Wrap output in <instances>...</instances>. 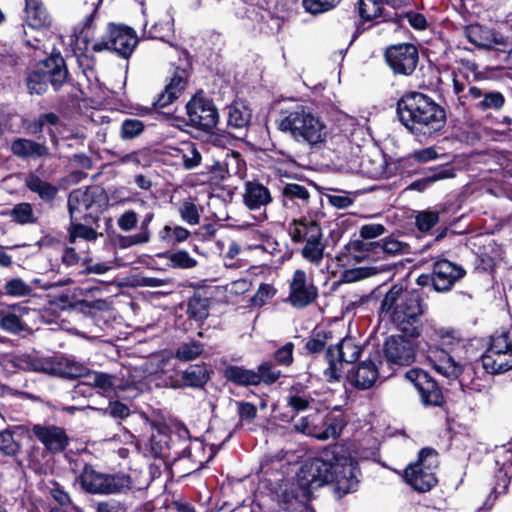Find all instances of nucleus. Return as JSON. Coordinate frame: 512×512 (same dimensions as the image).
<instances>
[{"label": "nucleus", "mask_w": 512, "mask_h": 512, "mask_svg": "<svg viewBox=\"0 0 512 512\" xmlns=\"http://www.w3.org/2000/svg\"><path fill=\"white\" fill-rule=\"evenodd\" d=\"M189 124L200 130L209 132L216 127L219 114L213 101L196 94L186 105Z\"/></svg>", "instance_id": "9b49d317"}, {"label": "nucleus", "mask_w": 512, "mask_h": 512, "mask_svg": "<svg viewBox=\"0 0 512 512\" xmlns=\"http://www.w3.org/2000/svg\"><path fill=\"white\" fill-rule=\"evenodd\" d=\"M385 231L382 224H366L360 228L359 235L363 240H371L383 235Z\"/></svg>", "instance_id": "338daca9"}, {"label": "nucleus", "mask_w": 512, "mask_h": 512, "mask_svg": "<svg viewBox=\"0 0 512 512\" xmlns=\"http://www.w3.org/2000/svg\"><path fill=\"white\" fill-rule=\"evenodd\" d=\"M504 104V96L500 92H490L485 94L482 101L478 103V107L482 110L500 109Z\"/></svg>", "instance_id": "680f3d73"}, {"label": "nucleus", "mask_w": 512, "mask_h": 512, "mask_svg": "<svg viewBox=\"0 0 512 512\" xmlns=\"http://www.w3.org/2000/svg\"><path fill=\"white\" fill-rule=\"evenodd\" d=\"M148 451L155 458L164 457L168 451V435L161 430L153 433L149 439Z\"/></svg>", "instance_id": "37998d69"}, {"label": "nucleus", "mask_w": 512, "mask_h": 512, "mask_svg": "<svg viewBox=\"0 0 512 512\" xmlns=\"http://www.w3.org/2000/svg\"><path fill=\"white\" fill-rule=\"evenodd\" d=\"M18 361L22 369L63 378L84 377L88 373V368L82 363L61 356L40 358L26 354Z\"/></svg>", "instance_id": "20e7f679"}, {"label": "nucleus", "mask_w": 512, "mask_h": 512, "mask_svg": "<svg viewBox=\"0 0 512 512\" xmlns=\"http://www.w3.org/2000/svg\"><path fill=\"white\" fill-rule=\"evenodd\" d=\"M318 295L317 287L309 281L303 270H296L290 282L288 300L296 308H304L311 304Z\"/></svg>", "instance_id": "2eb2a0df"}, {"label": "nucleus", "mask_w": 512, "mask_h": 512, "mask_svg": "<svg viewBox=\"0 0 512 512\" xmlns=\"http://www.w3.org/2000/svg\"><path fill=\"white\" fill-rule=\"evenodd\" d=\"M324 463L320 460H314L310 464H306L301 469V474L298 475V480H327L326 476H320L316 473L320 472L321 466Z\"/></svg>", "instance_id": "6e6d98bb"}, {"label": "nucleus", "mask_w": 512, "mask_h": 512, "mask_svg": "<svg viewBox=\"0 0 512 512\" xmlns=\"http://www.w3.org/2000/svg\"><path fill=\"white\" fill-rule=\"evenodd\" d=\"M166 258L169 261V266L172 268L192 269L197 265V260L192 258L185 250L168 253Z\"/></svg>", "instance_id": "c03bdc74"}, {"label": "nucleus", "mask_w": 512, "mask_h": 512, "mask_svg": "<svg viewBox=\"0 0 512 512\" xmlns=\"http://www.w3.org/2000/svg\"><path fill=\"white\" fill-rule=\"evenodd\" d=\"M344 426L345 422L341 416H328L324 422L325 429L315 434V437L319 440L336 439L340 436Z\"/></svg>", "instance_id": "58836bf2"}, {"label": "nucleus", "mask_w": 512, "mask_h": 512, "mask_svg": "<svg viewBox=\"0 0 512 512\" xmlns=\"http://www.w3.org/2000/svg\"><path fill=\"white\" fill-rule=\"evenodd\" d=\"M408 250V245L396 239L388 238L381 243L380 251L388 255L403 254Z\"/></svg>", "instance_id": "e2e57ef3"}, {"label": "nucleus", "mask_w": 512, "mask_h": 512, "mask_svg": "<svg viewBox=\"0 0 512 512\" xmlns=\"http://www.w3.org/2000/svg\"><path fill=\"white\" fill-rule=\"evenodd\" d=\"M26 187L44 202H52L58 194L57 186L43 180L35 173H29L25 178Z\"/></svg>", "instance_id": "cd10ccee"}, {"label": "nucleus", "mask_w": 512, "mask_h": 512, "mask_svg": "<svg viewBox=\"0 0 512 512\" xmlns=\"http://www.w3.org/2000/svg\"><path fill=\"white\" fill-rule=\"evenodd\" d=\"M438 464L437 452L431 448H423L419 452L417 462L405 469V480H435Z\"/></svg>", "instance_id": "dca6fc26"}, {"label": "nucleus", "mask_w": 512, "mask_h": 512, "mask_svg": "<svg viewBox=\"0 0 512 512\" xmlns=\"http://www.w3.org/2000/svg\"><path fill=\"white\" fill-rule=\"evenodd\" d=\"M358 482H322L321 485L327 486L336 499H341L344 495L355 492Z\"/></svg>", "instance_id": "5fc2aeb1"}, {"label": "nucleus", "mask_w": 512, "mask_h": 512, "mask_svg": "<svg viewBox=\"0 0 512 512\" xmlns=\"http://www.w3.org/2000/svg\"><path fill=\"white\" fill-rule=\"evenodd\" d=\"M224 170L229 178L239 175L244 169V162L241 159V154L237 151H227L222 159Z\"/></svg>", "instance_id": "a18cd8bd"}, {"label": "nucleus", "mask_w": 512, "mask_h": 512, "mask_svg": "<svg viewBox=\"0 0 512 512\" xmlns=\"http://www.w3.org/2000/svg\"><path fill=\"white\" fill-rule=\"evenodd\" d=\"M293 350L294 344L292 342H288L274 353V358L276 362L283 366H290L293 363Z\"/></svg>", "instance_id": "0e129e2a"}, {"label": "nucleus", "mask_w": 512, "mask_h": 512, "mask_svg": "<svg viewBox=\"0 0 512 512\" xmlns=\"http://www.w3.org/2000/svg\"><path fill=\"white\" fill-rule=\"evenodd\" d=\"M405 378L413 384L420 395L423 405L440 406L443 395L436 381L422 369H411L405 373Z\"/></svg>", "instance_id": "ddd939ff"}, {"label": "nucleus", "mask_w": 512, "mask_h": 512, "mask_svg": "<svg viewBox=\"0 0 512 512\" xmlns=\"http://www.w3.org/2000/svg\"><path fill=\"white\" fill-rule=\"evenodd\" d=\"M26 23L34 29L49 25V15L40 0H26Z\"/></svg>", "instance_id": "c85d7f7f"}, {"label": "nucleus", "mask_w": 512, "mask_h": 512, "mask_svg": "<svg viewBox=\"0 0 512 512\" xmlns=\"http://www.w3.org/2000/svg\"><path fill=\"white\" fill-rule=\"evenodd\" d=\"M203 352V344L197 341H191L181 344L177 351L176 357L182 361H191L200 356Z\"/></svg>", "instance_id": "8fccbe9b"}, {"label": "nucleus", "mask_w": 512, "mask_h": 512, "mask_svg": "<svg viewBox=\"0 0 512 512\" xmlns=\"http://www.w3.org/2000/svg\"><path fill=\"white\" fill-rule=\"evenodd\" d=\"M289 235L294 243H308L323 237L322 229L316 220L301 217L289 224Z\"/></svg>", "instance_id": "aec40b11"}, {"label": "nucleus", "mask_w": 512, "mask_h": 512, "mask_svg": "<svg viewBox=\"0 0 512 512\" xmlns=\"http://www.w3.org/2000/svg\"><path fill=\"white\" fill-rule=\"evenodd\" d=\"M275 295V289L270 284H261L257 290V292L254 294V296L251 298V303L254 306L261 307L266 302L271 299Z\"/></svg>", "instance_id": "052dcab7"}, {"label": "nucleus", "mask_w": 512, "mask_h": 512, "mask_svg": "<svg viewBox=\"0 0 512 512\" xmlns=\"http://www.w3.org/2000/svg\"><path fill=\"white\" fill-rule=\"evenodd\" d=\"M153 219L154 212L152 210L148 211L141 221L139 232L127 237L125 239V242L122 244V247H129L133 245H142L148 243L151 239V231L149 229V225Z\"/></svg>", "instance_id": "473e14b6"}, {"label": "nucleus", "mask_w": 512, "mask_h": 512, "mask_svg": "<svg viewBox=\"0 0 512 512\" xmlns=\"http://www.w3.org/2000/svg\"><path fill=\"white\" fill-rule=\"evenodd\" d=\"M187 84V72L184 69H177L171 77L164 91L159 95L154 106L165 108L176 100L185 90Z\"/></svg>", "instance_id": "b1692460"}, {"label": "nucleus", "mask_w": 512, "mask_h": 512, "mask_svg": "<svg viewBox=\"0 0 512 512\" xmlns=\"http://www.w3.org/2000/svg\"><path fill=\"white\" fill-rule=\"evenodd\" d=\"M103 198L104 192L98 186L73 190L68 196L70 220L87 221L89 211L96 206L100 207Z\"/></svg>", "instance_id": "f8f14e48"}, {"label": "nucleus", "mask_w": 512, "mask_h": 512, "mask_svg": "<svg viewBox=\"0 0 512 512\" xmlns=\"http://www.w3.org/2000/svg\"><path fill=\"white\" fill-rule=\"evenodd\" d=\"M378 378V371L371 361H363L348 374L349 382L358 389L365 390L373 386Z\"/></svg>", "instance_id": "bb28decb"}, {"label": "nucleus", "mask_w": 512, "mask_h": 512, "mask_svg": "<svg viewBox=\"0 0 512 512\" xmlns=\"http://www.w3.org/2000/svg\"><path fill=\"white\" fill-rule=\"evenodd\" d=\"M144 128V123L139 119H125L121 124L120 137L123 140L134 139L143 133Z\"/></svg>", "instance_id": "09e8293b"}, {"label": "nucleus", "mask_w": 512, "mask_h": 512, "mask_svg": "<svg viewBox=\"0 0 512 512\" xmlns=\"http://www.w3.org/2000/svg\"><path fill=\"white\" fill-rule=\"evenodd\" d=\"M187 313L195 320L206 319L209 315V299L199 294H194L188 301Z\"/></svg>", "instance_id": "e433bc0d"}, {"label": "nucleus", "mask_w": 512, "mask_h": 512, "mask_svg": "<svg viewBox=\"0 0 512 512\" xmlns=\"http://www.w3.org/2000/svg\"><path fill=\"white\" fill-rule=\"evenodd\" d=\"M87 385L100 389L103 393L111 392L114 388L115 379L112 375L103 372H89L85 375Z\"/></svg>", "instance_id": "79ce46f5"}, {"label": "nucleus", "mask_w": 512, "mask_h": 512, "mask_svg": "<svg viewBox=\"0 0 512 512\" xmlns=\"http://www.w3.org/2000/svg\"><path fill=\"white\" fill-rule=\"evenodd\" d=\"M256 375L259 378V384L263 382L264 384L271 385L281 377V371L271 362H263L258 366Z\"/></svg>", "instance_id": "3c124183"}, {"label": "nucleus", "mask_w": 512, "mask_h": 512, "mask_svg": "<svg viewBox=\"0 0 512 512\" xmlns=\"http://www.w3.org/2000/svg\"><path fill=\"white\" fill-rule=\"evenodd\" d=\"M310 198L311 195L307 187L298 183H286L281 189L282 206L289 210L307 207Z\"/></svg>", "instance_id": "4be33fe9"}, {"label": "nucleus", "mask_w": 512, "mask_h": 512, "mask_svg": "<svg viewBox=\"0 0 512 512\" xmlns=\"http://www.w3.org/2000/svg\"><path fill=\"white\" fill-rule=\"evenodd\" d=\"M271 484H275L271 489L275 490L278 499L284 503H290L293 500L303 503L309 499V482H271Z\"/></svg>", "instance_id": "5701e85b"}, {"label": "nucleus", "mask_w": 512, "mask_h": 512, "mask_svg": "<svg viewBox=\"0 0 512 512\" xmlns=\"http://www.w3.org/2000/svg\"><path fill=\"white\" fill-rule=\"evenodd\" d=\"M5 293L12 297H26L32 294L30 285L21 278H13L4 285Z\"/></svg>", "instance_id": "603ef678"}, {"label": "nucleus", "mask_w": 512, "mask_h": 512, "mask_svg": "<svg viewBox=\"0 0 512 512\" xmlns=\"http://www.w3.org/2000/svg\"><path fill=\"white\" fill-rule=\"evenodd\" d=\"M384 56L395 75H412L419 62L418 49L411 43L391 45L386 48Z\"/></svg>", "instance_id": "9d476101"}, {"label": "nucleus", "mask_w": 512, "mask_h": 512, "mask_svg": "<svg viewBox=\"0 0 512 512\" xmlns=\"http://www.w3.org/2000/svg\"><path fill=\"white\" fill-rule=\"evenodd\" d=\"M384 355L391 364L410 365L415 360L414 341L405 336H391L385 341Z\"/></svg>", "instance_id": "4468645a"}, {"label": "nucleus", "mask_w": 512, "mask_h": 512, "mask_svg": "<svg viewBox=\"0 0 512 512\" xmlns=\"http://www.w3.org/2000/svg\"><path fill=\"white\" fill-rule=\"evenodd\" d=\"M400 122L417 138L427 139L446 124L445 109L421 92H408L397 102Z\"/></svg>", "instance_id": "f257e3e1"}, {"label": "nucleus", "mask_w": 512, "mask_h": 512, "mask_svg": "<svg viewBox=\"0 0 512 512\" xmlns=\"http://www.w3.org/2000/svg\"><path fill=\"white\" fill-rule=\"evenodd\" d=\"M209 379L207 369L201 365H190L182 372L180 378L171 381V387L178 389L183 387L201 388Z\"/></svg>", "instance_id": "a878e982"}, {"label": "nucleus", "mask_w": 512, "mask_h": 512, "mask_svg": "<svg viewBox=\"0 0 512 512\" xmlns=\"http://www.w3.org/2000/svg\"><path fill=\"white\" fill-rule=\"evenodd\" d=\"M138 43L135 31L124 25L110 24L107 35L92 45L94 52L111 50L123 58H128Z\"/></svg>", "instance_id": "0eeeda50"}, {"label": "nucleus", "mask_w": 512, "mask_h": 512, "mask_svg": "<svg viewBox=\"0 0 512 512\" xmlns=\"http://www.w3.org/2000/svg\"><path fill=\"white\" fill-rule=\"evenodd\" d=\"M426 310L427 305L418 291H408L403 285L394 284L381 301L379 315L401 332L417 337L420 334V318Z\"/></svg>", "instance_id": "7ed1b4c3"}, {"label": "nucleus", "mask_w": 512, "mask_h": 512, "mask_svg": "<svg viewBox=\"0 0 512 512\" xmlns=\"http://www.w3.org/2000/svg\"><path fill=\"white\" fill-rule=\"evenodd\" d=\"M427 359L432 367L449 380H455L462 373V366L445 350L430 346L427 350Z\"/></svg>", "instance_id": "6ab92c4d"}, {"label": "nucleus", "mask_w": 512, "mask_h": 512, "mask_svg": "<svg viewBox=\"0 0 512 512\" xmlns=\"http://www.w3.org/2000/svg\"><path fill=\"white\" fill-rule=\"evenodd\" d=\"M439 221L437 212L423 211L416 216V225L422 232L429 231Z\"/></svg>", "instance_id": "bf43d9fd"}, {"label": "nucleus", "mask_w": 512, "mask_h": 512, "mask_svg": "<svg viewBox=\"0 0 512 512\" xmlns=\"http://www.w3.org/2000/svg\"><path fill=\"white\" fill-rule=\"evenodd\" d=\"M180 216L183 221L190 225H196L199 223V212L197 209V206L190 201H185L180 209H179Z\"/></svg>", "instance_id": "13d9d810"}, {"label": "nucleus", "mask_w": 512, "mask_h": 512, "mask_svg": "<svg viewBox=\"0 0 512 512\" xmlns=\"http://www.w3.org/2000/svg\"><path fill=\"white\" fill-rule=\"evenodd\" d=\"M10 149L15 156L22 159H36L50 155L49 148L44 143L35 142L26 138L13 140Z\"/></svg>", "instance_id": "393cba45"}, {"label": "nucleus", "mask_w": 512, "mask_h": 512, "mask_svg": "<svg viewBox=\"0 0 512 512\" xmlns=\"http://www.w3.org/2000/svg\"><path fill=\"white\" fill-rule=\"evenodd\" d=\"M341 0H302L307 12L312 14L322 13L335 7Z\"/></svg>", "instance_id": "4d7b16f0"}, {"label": "nucleus", "mask_w": 512, "mask_h": 512, "mask_svg": "<svg viewBox=\"0 0 512 512\" xmlns=\"http://www.w3.org/2000/svg\"><path fill=\"white\" fill-rule=\"evenodd\" d=\"M13 429L24 432L31 440L39 441L50 454L63 452L70 442L66 430L54 424L18 425Z\"/></svg>", "instance_id": "423d86ee"}, {"label": "nucleus", "mask_w": 512, "mask_h": 512, "mask_svg": "<svg viewBox=\"0 0 512 512\" xmlns=\"http://www.w3.org/2000/svg\"><path fill=\"white\" fill-rule=\"evenodd\" d=\"M356 8L361 19L371 21L382 15L384 0H357Z\"/></svg>", "instance_id": "72a5a7b5"}, {"label": "nucleus", "mask_w": 512, "mask_h": 512, "mask_svg": "<svg viewBox=\"0 0 512 512\" xmlns=\"http://www.w3.org/2000/svg\"><path fill=\"white\" fill-rule=\"evenodd\" d=\"M82 488L89 493L93 494H115L128 489L123 482H80Z\"/></svg>", "instance_id": "f704fd0d"}, {"label": "nucleus", "mask_w": 512, "mask_h": 512, "mask_svg": "<svg viewBox=\"0 0 512 512\" xmlns=\"http://www.w3.org/2000/svg\"><path fill=\"white\" fill-rule=\"evenodd\" d=\"M363 171L371 178H388V166L383 156L362 161Z\"/></svg>", "instance_id": "4c0bfd02"}, {"label": "nucleus", "mask_w": 512, "mask_h": 512, "mask_svg": "<svg viewBox=\"0 0 512 512\" xmlns=\"http://www.w3.org/2000/svg\"><path fill=\"white\" fill-rule=\"evenodd\" d=\"M251 113L250 111L239 105H230L228 107V125L233 128H243L250 122Z\"/></svg>", "instance_id": "a19ab883"}, {"label": "nucleus", "mask_w": 512, "mask_h": 512, "mask_svg": "<svg viewBox=\"0 0 512 512\" xmlns=\"http://www.w3.org/2000/svg\"><path fill=\"white\" fill-rule=\"evenodd\" d=\"M10 217L20 225L33 224L37 221L32 205L27 202L16 204L10 211Z\"/></svg>", "instance_id": "ea45409f"}, {"label": "nucleus", "mask_w": 512, "mask_h": 512, "mask_svg": "<svg viewBox=\"0 0 512 512\" xmlns=\"http://www.w3.org/2000/svg\"><path fill=\"white\" fill-rule=\"evenodd\" d=\"M226 379L236 385L240 386H257L259 385V378L256 371L246 369L240 366H228L224 371Z\"/></svg>", "instance_id": "7c9ffc66"}, {"label": "nucleus", "mask_w": 512, "mask_h": 512, "mask_svg": "<svg viewBox=\"0 0 512 512\" xmlns=\"http://www.w3.org/2000/svg\"><path fill=\"white\" fill-rule=\"evenodd\" d=\"M81 221L82 220H70V226L68 227L69 243L75 244L78 239H83L87 242H94L102 235L92 227L81 223Z\"/></svg>", "instance_id": "2f4dec72"}, {"label": "nucleus", "mask_w": 512, "mask_h": 512, "mask_svg": "<svg viewBox=\"0 0 512 512\" xmlns=\"http://www.w3.org/2000/svg\"><path fill=\"white\" fill-rule=\"evenodd\" d=\"M277 127L296 143L312 150L324 148L331 134L323 118L303 104L281 110Z\"/></svg>", "instance_id": "f03ea898"}, {"label": "nucleus", "mask_w": 512, "mask_h": 512, "mask_svg": "<svg viewBox=\"0 0 512 512\" xmlns=\"http://www.w3.org/2000/svg\"><path fill=\"white\" fill-rule=\"evenodd\" d=\"M466 38L481 49H498L512 51V44H508L502 37H497L491 30L478 24H472L465 28Z\"/></svg>", "instance_id": "a211bd4d"}, {"label": "nucleus", "mask_w": 512, "mask_h": 512, "mask_svg": "<svg viewBox=\"0 0 512 512\" xmlns=\"http://www.w3.org/2000/svg\"><path fill=\"white\" fill-rule=\"evenodd\" d=\"M360 353V346L351 337H345L335 346H329L325 354L328 367L324 370L327 380L330 382L339 380L344 363L355 362Z\"/></svg>", "instance_id": "6e6552de"}, {"label": "nucleus", "mask_w": 512, "mask_h": 512, "mask_svg": "<svg viewBox=\"0 0 512 512\" xmlns=\"http://www.w3.org/2000/svg\"><path fill=\"white\" fill-rule=\"evenodd\" d=\"M68 71L65 61L60 54H52L42 61L37 70L29 78V88L36 93H41V84L51 83L57 90L67 79Z\"/></svg>", "instance_id": "1a4fd4ad"}, {"label": "nucleus", "mask_w": 512, "mask_h": 512, "mask_svg": "<svg viewBox=\"0 0 512 512\" xmlns=\"http://www.w3.org/2000/svg\"><path fill=\"white\" fill-rule=\"evenodd\" d=\"M481 362L490 374H500L512 369V343L508 332L495 333L491 337Z\"/></svg>", "instance_id": "39448f33"}, {"label": "nucleus", "mask_w": 512, "mask_h": 512, "mask_svg": "<svg viewBox=\"0 0 512 512\" xmlns=\"http://www.w3.org/2000/svg\"><path fill=\"white\" fill-rule=\"evenodd\" d=\"M311 400V397L308 396L290 394L287 398V403L292 409L302 411L309 407Z\"/></svg>", "instance_id": "774afa93"}, {"label": "nucleus", "mask_w": 512, "mask_h": 512, "mask_svg": "<svg viewBox=\"0 0 512 512\" xmlns=\"http://www.w3.org/2000/svg\"><path fill=\"white\" fill-rule=\"evenodd\" d=\"M10 429L0 431V453L5 456H16L20 451V443L14 439Z\"/></svg>", "instance_id": "49530a36"}, {"label": "nucleus", "mask_w": 512, "mask_h": 512, "mask_svg": "<svg viewBox=\"0 0 512 512\" xmlns=\"http://www.w3.org/2000/svg\"><path fill=\"white\" fill-rule=\"evenodd\" d=\"M434 290L446 292L465 275V270L446 259L436 261L433 264Z\"/></svg>", "instance_id": "f3484780"}, {"label": "nucleus", "mask_w": 512, "mask_h": 512, "mask_svg": "<svg viewBox=\"0 0 512 512\" xmlns=\"http://www.w3.org/2000/svg\"><path fill=\"white\" fill-rule=\"evenodd\" d=\"M202 148V145L196 144L194 142H183L179 148L175 149L177 152L175 156H181L183 166L186 170H193L201 164Z\"/></svg>", "instance_id": "c756f323"}, {"label": "nucleus", "mask_w": 512, "mask_h": 512, "mask_svg": "<svg viewBox=\"0 0 512 512\" xmlns=\"http://www.w3.org/2000/svg\"><path fill=\"white\" fill-rule=\"evenodd\" d=\"M331 339V333H314L306 342L305 349L311 353H320L324 350L327 342Z\"/></svg>", "instance_id": "864d4df0"}, {"label": "nucleus", "mask_w": 512, "mask_h": 512, "mask_svg": "<svg viewBox=\"0 0 512 512\" xmlns=\"http://www.w3.org/2000/svg\"><path fill=\"white\" fill-rule=\"evenodd\" d=\"M325 243L322 238L305 243L301 249L302 257L309 263L318 266L324 258Z\"/></svg>", "instance_id": "c9c22d12"}, {"label": "nucleus", "mask_w": 512, "mask_h": 512, "mask_svg": "<svg viewBox=\"0 0 512 512\" xmlns=\"http://www.w3.org/2000/svg\"><path fill=\"white\" fill-rule=\"evenodd\" d=\"M244 205L249 210H259L273 200L269 189L258 181H247L242 194Z\"/></svg>", "instance_id": "412c9836"}, {"label": "nucleus", "mask_w": 512, "mask_h": 512, "mask_svg": "<svg viewBox=\"0 0 512 512\" xmlns=\"http://www.w3.org/2000/svg\"><path fill=\"white\" fill-rule=\"evenodd\" d=\"M137 222H138V216L134 210L125 211L117 219L118 227L124 232H129V231L133 230L136 227Z\"/></svg>", "instance_id": "69168bd1"}, {"label": "nucleus", "mask_w": 512, "mask_h": 512, "mask_svg": "<svg viewBox=\"0 0 512 512\" xmlns=\"http://www.w3.org/2000/svg\"><path fill=\"white\" fill-rule=\"evenodd\" d=\"M0 329L15 334L23 331L25 324L15 311H9L0 315Z\"/></svg>", "instance_id": "de8ad7c7"}]
</instances>
